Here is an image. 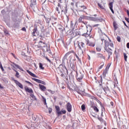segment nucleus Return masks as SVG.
<instances>
[{"label": "nucleus", "instance_id": "f257e3e1", "mask_svg": "<svg viewBox=\"0 0 129 129\" xmlns=\"http://www.w3.org/2000/svg\"><path fill=\"white\" fill-rule=\"evenodd\" d=\"M44 48H46V52H48L49 54H51V49H50V47L48 48V45L46 43V42H43L42 40H40L38 45H35L33 47V49H34L35 51H39V50H41V49H43V51L45 52Z\"/></svg>", "mask_w": 129, "mask_h": 129}, {"label": "nucleus", "instance_id": "f03ea898", "mask_svg": "<svg viewBox=\"0 0 129 129\" xmlns=\"http://www.w3.org/2000/svg\"><path fill=\"white\" fill-rule=\"evenodd\" d=\"M109 45H108V42H105V46H104V50L108 53V59H110V56L112 55V49L109 48Z\"/></svg>", "mask_w": 129, "mask_h": 129}, {"label": "nucleus", "instance_id": "7ed1b4c3", "mask_svg": "<svg viewBox=\"0 0 129 129\" xmlns=\"http://www.w3.org/2000/svg\"><path fill=\"white\" fill-rule=\"evenodd\" d=\"M87 30H86V34H84V36L85 37H91V32H92V27L90 25H88L86 26Z\"/></svg>", "mask_w": 129, "mask_h": 129}, {"label": "nucleus", "instance_id": "20e7f679", "mask_svg": "<svg viewBox=\"0 0 129 129\" xmlns=\"http://www.w3.org/2000/svg\"><path fill=\"white\" fill-rule=\"evenodd\" d=\"M70 52H72V50L69 51L67 53H66L64 56V57H63V58L67 60V59L68 58V57H69L70 60H72V59H73L74 61H76V59L75 58V57L72 54H73V52H71L69 55L68 54V53H70Z\"/></svg>", "mask_w": 129, "mask_h": 129}, {"label": "nucleus", "instance_id": "39448f33", "mask_svg": "<svg viewBox=\"0 0 129 129\" xmlns=\"http://www.w3.org/2000/svg\"><path fill=\"white\" fill-rule=\"evenodd\" d=\"M100 82L101 84H100V86H102V88L106 94L109 93V92H110V90L109 89V88H108V87H107V86H102V76H100Z\"/></svg>", "mask_w": 129, "mask_h": 129}, {"label": "nucleus", "instance_id": "423d86ee", "mask_svg": "<svg viewBox=\"0 0 129 129\" xmlns=\"http://www.w3.org/2000/svg\"><path fill=\"white\" fill-rule=\"evenodd\" d=\"M78 46L80 50H81L82 51H86V47L85 43H84V42H78Z\"/></svg>", "mask_w": 129, "mask_h": 129}, {"label": "nucleus", "instance_id": "0eeeda50", "mask_svg": "<svg viewBox=\"0 0 129 129\" xmlns=\"http://www.w3.org/2000/svg\"><path fill=\"white\" fill-rule=\"evenodd\" d=\"M86 19V16L82 15L80 16L78 19L79 23H82L84 25H87V22H84V20Z\"/></svg>", "mask_w": 129, "mask_h": 129}, {"label": "nucleus", "instance_id": "6e6552de", "mask_svg": "<svg viewBox=\"0 0 129 129\" xmlns=\"http://www.w3.org/2000/svg\"><path fill=\"white\" fill-rule=\"evenodd\" d=\"M83 77H84V76L83 75V74L80 73V74L77 75L76 79L77 81H78L79 82H82V79H83Z\"/></svg>", "mask_w": 129, "mask_h": 129}, {"label": "nucleus", "instance_id": "1a4fd4ad", "mask_svg": "<svg viewBox=\"0 0 129 129\" xmlns=\"http://www.w3.org/2000/svg\"><path fill=\"white\" fill-rule=\"evenodd\" d=\"M101 41H102V42H103V41H104L105 46V43H108V45H109V46L110 47H111L112 48H113V43L112 42L109 43L108 41H106V36L102 37L101 38Z\"/></svg>", "mask_w": 129, "mask_h": 129}, {"label": "nucleus", "instance_id": "9d476101", "mask_svg": "<svg viewBox=\"0 0 129 129\" xmlns=\"http://www.w3.org/2000/svg\"><path fill=\"white\" fill-rule=\"evenodd\" d=\"M12 80H13V81H14L16 85H18V86H19V87L21 88V89H23L24 88V86H23V84H22L19 81H17V80H15L14 78H12Z\"/></svg>", "mask_w": 129, "mask_h": 129}, {"label": "nucleus", "instance_id": "9b49d317", "mask_svg": "<svg viewBox=\"0 0 129 129\" xmlns=\"http://www.w3.org/2000/svg\"><path fill=\"white\" fill-rule=\"evenodd\" d=\"M12 63L11 64V66H12V67H13V68H18V69H19V70H21V71H24V70L23 69V68H22V67H20V66L16 64L15 62H12Z\"/></svg>", "mask_w": 129, "mask_h": 129}, {"label": "nucleus", "instance_id": "f8f14e48", "mask_svg": "<svg viewBox=\"0 0 129 129\" xmlns=\"http://www.w3.org/2000/svg\"><path fill=\"white\" fill-rule=\"evenodd\" d=\"M89 19L90 21H93V22H101L102 21V19H99L96 17H89Z\"/></svg>", "mask_w": 129, "mask_h": 129}, {"label": "nucleus", "instance_id": "ddd939ff", "mask_svg": "<svg viewBox=\"0 0 129 129\" xmlns=\"http://www.w3.org/2000/svg\"><path fill=\"white\" fill-rule=\"evenodd\" d=\"M67 109L69 112H71L72 111V105L69 102H68L67 105Z\"/></svg>", "mask_w": 129, "mask_h": 129}, {"label": "nucleus", "instance_id": "4468645a", "mask_svg": "<svg viewBox=\"0 0 129 129\" xmlns=\"http://www.w3.org/2000/svg\"><path fill=\"white\" fill-rule=\"evenodd\" d=\"M25 90L26 91V92H28V93H34V91H33V89H32V88H29L27 86H25L24 87Z\"/></svg>", "mask_w": 129, "mask_h": 129}, {"label": "nucleus", "instance_id": "2eb2a0df", "mask_svg": "<svg viewBox=\"0 0 129 129\" xmlns=\"http://www.w3.org/2000/svg\"><path fill=\"white\" fill-rule=\"evenodd\" d=\"M55 108L56 109V113L58 115L62 114V112L60 111V107H59V106H55Z\"/></svg>", "mask_w": 129, "mask_h": 129}, {"label": "nucleus", "instance_id": "dca6fc26", "mask_svg": "<svg viewBox=\"0 0 129 129\" xmlns=\"http://www.w3.org/2000/svg\"><path fill=\"white\" fill-rule=\"evenodd\" d=\"M87 43L86 44L88 46H90V47H94V46H95V43H94V42H91L89 41V40H87L86 41Z\"/></svg>", "mask_w": 129, "mask_h": 129}, {"label": "nucleus", "instance_id": "f3484780", "mask_svg": "<svg viewBox=\"0 0 129 129\" xmlns=\"http://www.w3.org/2000/svg\"><path fill=\"white\" fill-rule=\"evenodd\" d=\"M71 53H73V55L74 56H75L76 57L77 59H78V60L79 61H80V58H79V56H78V55H77V54H76V53H75V52L74 51V50H72V52H69V53H68V55H70Z\"/></svg>", "mask_w": 129, "mask_h": 129}, {"label": "nucleus", "instance_id": "a211bd4d", "mask_svg": "<svg viewBox=\"0 0 129 129\" xmlns=\"http://www.w3.org/2000/svg\"><path fill=\"white\" fill-rule=\"evenodd\" d=\"M71 53H73V55L74 56H75L76 57L77 59H78V60L79 61H80V58H79V56H78V55H77V54H76V53H75V52L74 51V50H72V52H69V53H68V55H70Z\"/></svg>", "mask_w": 129, "mask_h": 129}, {"label": "nucleus", "instance_id": "6ab92c4d", "mask_svg": "<svg viewBox=\"0 0 129 129\" xmlns=\"http://www.w3.org/2000/svg\"><path fill=\"white\" fill-rule=\"evenodd\" d=\"M109 9H110L111 12H112V14H114V11H113V9H112V8H113V3L111 2L110 3H109Z\"/></svg>", "mask_w": 129, "mask_h": 129}, {"label": "nucleus", "instance_id": "aec40b11", "mask_svg": "<svg viewBox=\"0 0 129 129\" xmlns=\"http://www.w3.org/2000/svg\"><path fill=\"white\" fill-rule=\"evenodd\" d=\"M97 58H100V59H104V60H105V56H103V54L102 53H97Z\"/></svg>", "mask_w": 129, "mask_h": 129}, {"label": "nucleus", "instance_id": "412c9836", "mask_svg": "<svg viewBox=\"0 0 129 129\" xmlns=\"http://www.w3.org/2000/svg\"><path fill=\"white\" fill-rule=\"evenodd\" d=\"M26 72H27V73H28V74H29V75H30V76H32V77L37 78V76H36L35 74L32 73L31 71H29L28 70H27Z\"/></svg>", "mask_w": 129, "mask_h": 129}, {"label": "nucleus", "instance_id": "4be33fe9", "mask_svg": "<svg viewBox=\"0 0 129 129\" xmlns=\"http://www.w3.org/2000/svg\"><path fill=\"white\" fill-rule=\"evenodd\" d=\"M38 31V28L37 27H35L33 30V32L32 33V35L33 36V37H36V33H37V31Z\"/></svg>", "mask_w": 129, "mask_h": 129}, {"label": "nucleus", "instance_id": "5701e85b", "mask_svg": "<svg viewBox=\"0 0 129 129\" xmlns=\"http://www.w3.org/2000/svg\"><path fill=\"white\" fill-rule=\"evenodd\" d=\"M14 71L16 72L15 76L17 78H20L21 75H20V73H19V72H18L17 70L13 69Z\"/></svg>", "mask_w": 129, "mask_h": 129}, {"label": "nucleus", "instance_id": "b1692460", "mask_svg": "<svg viewBox=\"0 0 129 129\" xmlns=\"http://www.w3.org/2000/svg\"><path fill=\"white\" fill-rule=\"evenodd\" d=\"M39 88H40V89L42 90V91H45L46 90V87H45V86L41 85V84H39Z\"/></svg>", "mask_w": 129, "mask_h": 129}, {"label": "nucleus", "instance_id": "393cba45", "mask_svg": "<svg viewBox=\"0 0 129 129\" xmlns=\"http://www.w3.org/2000/svg\"><path fill=\"white\" fill-rule=\"evenodd\" d=\"M92 108L93 109V110H94V111L95 112H99V109H98L97 108V107L95 106H92Z\"/></svg>", "mask_w": 129, "mask_h": 129}, {"label": "nucleus", "instance_id": "a878e982", "mask_svg": "<svg viewBox=\"0 0 129 129\" xmlns=\"http://www.w3.org/2000/svg\"><path fill=\"white\" fill-rule=\"evenodd\" d=\"M103 66H104V62H102V64L98 68L97 72H99L100 69H102V68H103Z\"/></svg>", "mask_w": 129, "mask_h": 129}, {"label": "nucleus", "instance_id": "bb28decb", "mask_svg": "<svg viewBox=\"0 0 129 129\" xmlns=\"http://www.w3.org/2000/svg\"><path fill=\"white\" fill-rule=\"evenodd\" d=\"M107 74V70H105L103 73H102V76L104 78H105V77L106 76V74Z\"/></svg>", "mask_w": 129, "mask_h": 129}, {"label": "nucleus", "instance_id": "cd10ccee", "mask_svg": "<svg viewBox=\"0 0 129 129\" xmlns=\"http://www.w3.org/2000/svg\"><path fill=\"white\" fill-rule=\"evenodd\" d=\"M86 31H87L86 29H81V32L83 33L82 36H83L84 37H85V35H84V34H86V33H87Z\"/></svg>", "mask_w": 129, "mask_h": 129}, {"label": "nucleus", "instance_id": "c85d7f7f", "mask_svg": "<svg viewBox=\"0 0 129 129\" xmlns=\"http://www.w3.org/2000/svg\"><path fill=\"white\" fill-rule=\"evenodd\" d=\"M42 97V101L43 102V103L44 105H46V107H48V106L47 105V102H46V98L44 97L43 96Z\"/></svg>", "mask_w": 129, "mask_h": 129}, {"label": "nucleus", "instance_id": "c756f323", "mask_svg": "<svg viewBox=\"0 0 129 129\" xmlns=\"http://www.w3.org/2000/svg\"><path fill=\"white\" fill-rule=\"evenodd\" d=\"M101 107L102 110L101 114H103V112H105V107H104V106H103V105L101 106Z\"/></svg>", "mask_w": 129, "mask_h": 129}, {"label": "nucleus", "instance_id": "7c9ffc66", "mask_svg": "<svg viewBox=\"0 0 129 129\" xmlns=\"http://www.w3.org/2000/svg\"><path fill=\"white\" fill-rule=\"evenodd\" d=\"M75 36L76 37V36H79L80 35V32L79 31L76 30L74 32Z\"/></svg>", "mask_w": 129, "mask_h": 129}, {"label": "nucleus", "instance_id": "2f4dec72", "mask_svg": "<svg viewBox=\"0 0 129 129\" xmlns=\"http://www.w3.org/2000/svg\"><path fill=\"white\" fill-rule=\"evenodd\" d=\"M39 68L41 69V70H44L45 68L43 67V63L39 62Z\"/></svg>", "mask_w": 129, "mask_h": 129}, {"label": "nucleus", "instance_id": "473e14b6", "mask_svg": "<svg viewBox=\"0 0 129 129\" xmlns=\"http://www.w3.org/2000/svg\"><path fill=\"white\" fill-rule=\"evenodd\" d=\"M86 9H87V8L86 7V6L83 5L82 6H80V10H86Z\"/></svg>", "mask_w": 129, "mask_h": 129}, {"label": "nucleus", "instance_id": "72a5a7b5", "mask_svg": "<svg viewBox=\"0 0 129 129\" xmlns=\"http://www.w3.org/2000/svg\"><path fill=\"white\" fill-rule=\"evenodd\" d=\"M123 56H124V59L125 62L127 61V55H126V53H123Z\"/></svg>", "mask_w": 129, "mask_h": 129}, {"label": "nucleus", "instance_id": "f704fd0d", "mask_svg": "<svg viewBox=\"0 0 129 129\" xmlns=\"http://www.w3.org/2000/svg\"><path fill=\"white\" fill-rule=\"evenodd\" d=\"M70 66L72 69H73V70L75 69V64H74V63L72 62L71 63H70Z\"/></svg>", "mask_w": 129, "mask_h": 129}, {"label": "nucleus", "instance_id": "c9c22d12", "mask_svg": "<svg viewBox=\"0 0 129 129\" xmlns=\"http://www.w3.org/2000/svg\"><path fill=\"white\" fill-rule=\"evenodd\" d=\"M30 96L31 97L33 98V99H35V100H37V98H36V96H35V95H34V94L33 93L30 94Z\"/></svg>", "mask_w": 129, "mask_h": 129}, {"label": "nucleus", "instance_id": "e433bc0d", "mask_svg": "<svg viewBox=\"0 0 129 129\" xmlns=\"http://www.w3.org/2000/svg\"><path fill=\"white\" fill-rule=\"evenodd\" d=\"M113 27L115 31L117 29V24L115 22H113Z\"/></svg>", "mask_w": 129, "mask_h": 129}, {"label": "nucleus", "instance_id": "4c0bfd02", "mask_svg": "<svg viewBox=\"0 0 129 129\" xmlns=\"http://www.w3.org/2000/svg\"><path fill=\"white\" fill-rule=\"evenodd\" d=\"M33 80H34V81H36V82H37L38 83H42V81L39 79H34Z\"/></svg>", "mask_w": 129, "mask_h": 129}, {"label": "nucleus", "instance_id": "58836bf2", "mask_svg": "<svg viewBox=\"0 0 129 129\" xmlns=\"http://www.w3.org/2000/svg\"><path fill=\"white\" fill-rule=\"evenodd\" d=\"M98 7H99V8H100V9H101L102 10H103L104 9V8L103 7V6H102L101 5V4L98 3Z\"/></svg>", "mask_w": 129, "mask_h": 129}, {"label": "nucleus", "instance_id": "ea45409f", "mask_svg": "<svg viewBox=\"0 0 129 129\" xmlns=\"http://www.w3.org/2000/svg\"><path fill=\"white\" fill-rule=\"evenodd\" d=\"M96 50L97 52H100V51H101V48L99 47H97L96 48Z\"/></svg>", "mask_w": 129, "mask_h": 129}, {"label": "nucleus", "instance_id": "a19ab883", "mask_svg": "<svg viewBox=\"0 0 129 129\" xmlns=\"http://www.w3.org/2000/svg\"><path fill=\"white\" fill-rule=\"evenodd\" d=\"M67 12H68V10H67V5L66 6V7L64 8V14L65 15H66V14H67Z\"/></svg>", "mask_w": 129, "mask_h": 129}, {"label": "nucleus", "instance_id": "79ce46f5", "mask_svg": "<svg viewBox=\"0 0 129 129\" xmlns=\"http://www.w3.org/2000/svg\"><path fill=\"white\" fill-rule=\"evenodd\" d=\"M96 101H97V102H98V103H99L100 106H101L103 105H102V103H101V102L99 100L97 99V100H96Z\"/></svg>", "mask_w": 129, "mask_h": 129}, {"label": "nucleus", "instance_id": "37998d69", "mask_svg": "<svg viewBox=\"0 0 129 129\" xmlns=\"http://www.w3.org/2000/svg\"><path fill=\"white\" fill-rule=\"evenodd\" d=\"M116 40L117 41H118V42H120V40H121V39L120 38V37L117 36L116 38Z\"/></svg>", "mask_w": 129, "mask_h": 129}, {"label": "nucleus", "instance_id": "c03bdc74", "mask_svg": "<svg viewBox=\"0 0 129 129\" xmlns=\"http://www.w3.org/2000/svg\"><path fill=\"white\" fill-rule=\"evenodd\" d=\"M81 108L83 110H85V105L83 104L81 106Z\"/></svg>", "mask_w": 129, "mask_h": 129}, {"label": "nucleus", "instance_id": "a18cd8bd", "mask_svg": "<svg viewBox=\"0 0 129 129\" xmlns=\"http://www.w3.org/2000/svg\"><path fill=\"white\" fill-rule=\"evenodd\" d=\"M55 11H56V12H57V13H58V14H60V11H59V8H58V7H56V8H55Z\"/></svg>", "mask_w": 129, "mask_h": 129}, {"label": "nucleus", "instance_id": "49530a36", "mask_svg": "<svg viewBox=\"0 0 129 129\" xmlns=\"http://www.w3.org/2000/svg\"><path fill=\"white\" fill-rule=\"evenodd\" d=\"M25 82H26V83H28L30 85H31V86L33 85V84H32V83H31V82H29L28 81H25Z\"/></svg>", "mask_w": 129, "mask_h": 129}, {"label": "nucleus", "instance_id": "de8ad7c7", "mask_svg": "<svg viewBox=\"0 0 129 129\" xmlns=\"http://www.w3.org/2000/svg\"><path fill=\"white\" fill-rule=\"evenodd\" d=\"M48 112L51 113L52 112V108H48Z\"/></svg>", "mask_w": 129, "mask_h": 129}, {"label": "nucleus", "instance_id": "09e8293b", "mask_svg": "<svg viewBox=\"0 0 129 129\" xmlns=\"http://www.w3.org/2000/svg\"><path fill=\"white\" fill-rule=\"evenodd\" d=\"M45 59H46L47 60H48V62H49V63H51V60H50V59L48 58V57L46 56V57H45Z\"/></svg>", "mask_w": 129, "mask_h": 129}, {"label": "nucleus", "instance_id": "8fccbe9b", "mask_svg": "<svg viewBox=\"0 0 129 129\" xmlns=\"http://www.w3.org/2000/svg\"><path fill=\"white\" fill-rule=\"evenodd\" d=\"M61 114H65L66 113V110H62L61 111Z\"/></svg>", "mask_w": 129, "mask_h": 129}, {"label": "nucleus", "instance_id": "3c124183", "mask_svg": "<svg viewBox=\"0 0 129 129\" xmlns=\"http://www.w3.org/2000/svg\"><path fill=\"white\" fill-rule=\"evenodd\" d=\"M0 68L3 72H5V69H4V67H3V66L1 67Z\"/></svg>", "mask_w": 129, "mask_h": 129}, {"label": "nucleus", "instance_id": "603ef678", "mask_svg": "<svg viewBox=\"0 0 129 129\" xmlns=\"http://www.w3.org/2000/svg\"><path fill=\"white\" fill-rule=\"evenodd\" d=\"M0 68L3 72H5V69H4V67H3V66L1 67Z\"/></svg>", "mask_w": 129, "mask_h": 129}, {"label": "nucleus", "instance_id": "864d4df0", "mask_svg": "<svg viewBox=\"0 0 129 129\" xmlns=\"http://www.w3.org/2000/svg\"><path fill=\"white\" fill-rule=\"evenodd\" d=\"M22 31H24L25 32H26V31H27V30L26 29L25 27H23L22 28Z\"/></svg>", "mask_w": 129, "mask_h": 129}, {"label": "nucleus", "instance_id": "5fc2aeb1", "mask_svg": "<svg viewBox=\"0 0 129 129\" xmlns=\"http://www.w3.org/2000/svg\"><path fill=\"white\" fill-rule=\"evenodd\" d=\"M4 33L6 35H9V31H4Z\"/></svg>", "mask_w": 129, "mask_h": 129}, {"label": "nucleus", "instance_id": "6e6d98bb", "mask_svg": "<svg viewBox=\"0 0 129 129\" xmlns=\"http://www.w3.org/2000/svg\"><path fill=\"white\" fill-rule=\"evenodd\" d=\"M41 84H43V85H46V83H45V82L41 81Z\"/></svg>", "mask_w": 129, "mask_h": 129}, {"label": "nucleus", "instance_id": "4d7b16f0", "mask_svg": "<svg viewBox=\"0 0 129 129\" xmlns=\"http://www.w3.org/2000/svg\"><path fill=\"white\" fill-rule=\"evenodd\" d=\"M99 26V24H96L93 26V28H94L95 27H98Z\"/></svg>", "mask_w": 129, "mask_h": 129}, {"label": "nucleus", "instance_id": "13d9d810", "mask_svg": "<svg viewBox=\"0 0 129 129\" xmlns=\"http://www.w3.org/2000/svg\"><path fill=\"white\" fill-rule=\"evenodd\" d=\"M123 23L124 26H125V27H126V28H128V26H127V25H126V24L125 23V22L124 21H123Z\"/></svg>", "mask_w": 129, "mask_h": 129}, {"label": "nucleus", "instance_id": "bf43d9fd", "mask_svg": "<svg viewBox=\"0 0 129 129\" xmlns=\"http://www.w3.org/2000/svg\"><path fill=\"white\" fill-rule=\"evenodd\" d=\"M48 91H49V92H50V93H52V94H53V93H54V92L52 91L51 90H48Z\"/></svg>", "mask_w": 129, "mask_h": 129}, {"label": "nucleus", "instance_id": "052dcab7", "mask_svg": "<svg viewBox=\"0 0 129 129\" xmlns=\"http://www.w3.org/2000/svg\"><path fill=\"white\" fill-rule=\"evenodd\" d=\"M57 7L58 8H60V9H61V4H60V3H58V5H57Z\"/></svg>", "mask_w": 129, "mask_h": 129}, {"label": "nucleus", "instance_id": "680f3d73", "mask_svg": "<svg viewBox=\"0 0 129 129\" xmlns=\"http://www.w3.org/2000/svg\"><path fill=\"white\" fill-rule=\"evenodd\" d=\"M126 47L128 49H129V42H128L127 44H126Z\"/></svg>", "mask_w": 129, "mask_h": 129}, {"label": "nucleus", "instance_id": "e2e57ef3", "mask_svg": "<svg viewBox=\"0 0 129 129\" xmlns=\"http://www.w3.org/2000/svg\"><path fill=\"white\" fill-rule=\"evenodd\" d=\"M71 5L72 6V7H74V3H71Z\"/></svg>", "mask_w": 129, "mask_h": 129}, {"label": "nucleus", "instance_id": "0e129e2a", "mask_svg": "<svg viewBox=\"0 0 129 129\" xmlns=\"http://www.w3.org/2000/svg\"><path fill=\"white\" fill-rule=\"evenodd\" d=\"M3 88H4V87H3V86H2V85H1V84H0V89H3Z\"/></svg>", "mask_w": 129, "mask_h": 129}, {"label": "nucleus", "instance_id": "69168bd1", "mask_svg": "<svg viewBox=\"0 0 129 129\" xmlns=\"http://www.w3.org/2000/svg\"><path fill=\"white\" fill-rule=\"evenodd\" d=\"M77 92H78L79 94H81V92H80L79 91H77Z\"/></svg>", "mask_w": 129, "mask_h": 129}, {"label": "nucleus", "instance_id": "338daca9", "mask_svg": "<svg viewBox=\"0 0 129 129\" xmlns=\"http://www.w3.org/2000/svg\"><path fill=\"white\" fill-rule=\"evenodd\" d=\"M60 76H61V77H64V74H61V75H60Z\"/></svg>", "mask_w": 129, "mask_h": 129}, {"label": "nucleus", "instance_id": "774afa93", "mask_svg": "<svg viewBox=\"0 0 129 129\" xmlns=\"http://www.w3.org/2000/svg\"><path fill=\"white\" fill-rule=\"evenodd\" d=\"M3 66V64H2V62L0 61V68Z\"/></svg>", "mask_w": 129, "mask_h": 129}]
</instances>
